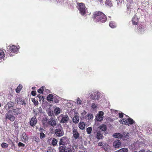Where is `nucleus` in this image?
Returning a JSON list of instances; mask_svg holds the SVG:
<instances>
[{"instance_id":"obj_1","label":"nucleus","mask_w":152,"mask_h":152,"mask_svg":"<svg viewBox=\"0 0 152 152\" xmlns=\"http://www.w3.org/2000/svg\"><path fill=\"white\" fill-rule=\"evenodd\" d=\"M69 141L68 138L66 136L60 138L59 144L60 145H63L59 147V150L60 152H72L71 146L66 147L65 145H67Z\"/></svg>"},{"instance_id":"obj_2","label":"nucleus","mask_w":152,"mask_h":152,"mask_svg":"<svg viewBox=\"0 0 152 152\" xmlns=\"http://www.w3.org/2000/svg\"><path fill=\"white\" fill-rule=\"evenodd\" d=\"M107 19L106 16L103 12L100 11L96 12V22L103 23L106 21Z\"/></svg>"},{"instance_id":"obj_3","label":"nucleus","mask_w":152,"mask_h":152,"mask_svg":"<svg viewBox=\"0 0 152 152\" xmlns=\"http://www.w3.org/2000/svg\"><path fill=\"white\" fill-rule=\"evenodd\" d=\"M55 134L58 137H60L64 134V131L61 125L59 124L56 127V129L55 130Z\"/></svg>"},{"instance_id":"obj_4","label":"nucleus","mask_w":152,"mask_h":152,"mask_svg":"<svg viewBox=\"0 0 152 152\" xmlns=\"http://www.w3.org/2000/svg\"><path fill=\"white\" fill-rule=\"evenodd\" d=\"M125 115L127 118H123L122 120L120 121L119 122L120 123L128 126H129V125H132L133 124L134 122V121L132 118H129L128 115Z\"/></svg>"},{"instance_id":"obj_5","label":"nucleus","mask_w":152,"mask_h":152,"mask_svg":"<svg viewBox=\"0 0 152 152\" xmlns=\"http://www.w3.org/2000/svg\"><path fill=\"white\" fill-rule=\"evenodd\" d=\"M11 110H9L5 114V119H8L11 121H13L15 119V117L14 115L11 114Z\"/></svg>"},{"instance_id":"obj_6","label":"nucleus","mask_w":152,"mask_h":152,"mask_svg":"<svg viewBox=\"0 0 152 152\" xmlns=\"http://www.w3.org/2000/svg\"><path fill=\"white\" fill-rule=\"evenodd\" d=\"M104 113L102 111L99 112L98 114L96 116V120L98 121H101L103 120Z\"/></svg>"},{"instance_id":"obj_7","label":"nucleus","mask_w":152,"mask_h":152,"mask_svg":"<svg viewBox=\"0 0 152 152\" xmlns=\"http://www.w3.org/2000/svg\"><path fill=\"white\" fill-rule=\"evenodd\" d=\"M11 113L14 115H16L21 114L22 113V109L21 108H17L11 110Z\"/></svg>"},{"instance_id":"obj_8","label":"nucleus","mask_w":152,"mask_h":152,"mask_svg":"<svg viewBox=\"0 0 152 152\" xmlns=\"http://www.w3.org/2000/svg\"><path fill=\"white\" fill-rule=\"evenodd\" d=\"M69 120V117L67 115H62V118L60 122L63 124L67 123Z\"/></svg>"},{"instance_id":"obj_9","label":"nucleus","mask_w":152,"mask_h":152,"mask_svg":"<svg viewBox=\"0 0 152 152\" xmlns=\"http://www.w3.org/2000/svg\"><path fill=\"white\" fill-rule=\"evenodd\" d=\"M15 100L18 104L22 105H26L25 100L22 98L17 97Z\"/></svg>"},{"instance_id":"obj_10","label":"nucleus","mask_w":152,"mask_h":152,"mask_svg":"<svg viewBox=\"0 0 152 152\" xmlns=\"http://www.w3.org/2000/svg\"><path fill=\"white\" fill-rule=\"evenodd\" d=\"M73 136L75 140L77 139L79 137L80 134L76 129H74L72 131Z\"/></svg>"},{"instance_id":"obj_11","label":"nucleus","mask_w":152,"mask_h":152,"mask_svg":"<svg viewBox=\"0 0 152 152\" xmlns=\"http://www.w3.org/2000/svg\"><path fill=\"white\" fill-rule=\"evenodd\" d=\"M37 122V120L36 117L35 116H34L33 117L31 118L30 121V124L31 126H34L35 125Z\"/></svg>"},{"instance_id":"obj_12","label":"nucleus","mask_w":152,"mask_h":152,"mask_svg":"<svg viewBox=\"0 0 152 152\" xmlns=\"http://www.w3.org/2000/svg\"><path fill=\"white\" fill-rule=\"evenodd\" d=\"M9 47V50L11 52L15 53L18 50V48L15 45H10Z\"/></svg>"},{"instance_id":"obj_13","label":"nucleus","mask_w":152,"mask_h":152,"mask_svg":"<svg viewBox=\"0 0 152 152\" xmlns=\"http://www.w3.org/2000/svg\"><path fill=\"white\" fill-rule=\"evenodd\" d=\"M48 123H49V125L51 126L54 127L57 124L56 120L53 118H51Z\"/></svg>"},{"instance_id":"obj_14","label":"nucleus","mask_w":152,"mask_h":152,"mask_svg":"<svg viewBox=\"0 0 152 152\" xmlns=\"http://www.w3.org/2000/svg\"><path fill=\"white\" fill-rule=\"evenodd\" d=\"M14 106V103L12 102H8L4 107L7 110H8L11 107H13Z\"/></svg>"},{"instance_id":"obj_15","label":"nucleus","mask_w":152,"mask_h":152,"mask_svg":"<svg viewBox=\"0 0 152 152\" xmlns=\"http://www.w3.org/2000/svg\"><path fill=\"white\" fill-rule=\"evenodd\" d=\"M48 142L49 144L54 146L57 144L58 141L56 139L53 138L52 139L51 138L49 139Z\"/></svg>"},{"instance_id":"obj_16","label":"nucleus","mask_w":152,"mask_h":152,"mask_svg":"<svg viewBox=\"0 0 152 152\" xmlns=\"http://www.w3.org/2000/svg\"><path fill=\"white\" fill-rule=\"evenodd\" d=\"M78 9L82 15L84 16L86 14V11L87 9L86 7L81 8H80H80H78Z\"/></svg>"},{"instance_id":"obj_17","label":"nucleus","mask_w":152,"mask_h":152,"mask_svg":"<svg viewBox=\"0 0 152 152\" xmlns=\"http://www.w3.org/2000/svg\"><path fill=\"white\" fill-rule=\"evenodd\" d=\"M113 145L116 148H119L121 145L120 140H118L115 141L113 143Z\"/></svg>"},{"instance_id":"obj_18","label":"nucleus","mask_w":152,"mask_h":152,"mask_svg":"<svg viewBox=\"0 0 152 152\" xmlns=\"http://www.w3.org/2000/svg\"><path fill=\"white\" fill-rule=\"evenodd\" d=\"M21 139L23 142H25L28 140V138L26 133L24 132L22 134Z\"/></svg>"},{"instance_id":"obj_19","label":"nucleus","mask_w":152,"mask_h":152,"mask_svg":"<svg viewBox=\"0 0 152 152\" xmlns=\"http://www.w3.org/2000/svg\"><path fill=\"white\" fill-rule=\"evenodd\" d=\"M86 124L83 122H80L78 124V127L81 130H83L85 129Z\"/></svg>"},{"instance_id":"obj_20","label":"nucleus","mask_w":152,"mask_h":152,"mask_svg":"<svg viewBox=\"0 0 152 152\" xmlns=\"http://www.w3.org/2000/svg\"><path fill=\"white\" fill-rule=\"evenodd\" d=\"M48 122H49V120L46 117L44 118L42 121L43 125L45 126H48L49 125Z\"/></svg>"},{"instance_id":"obj_21","label":"nucleus","mask_w":152,"mask_h":152,"mask_svg":"<svg viewBox=\"0 0 152 152\" xmlns=\"http://www.w3.org/2000/svg\"><path fill=\"white\" fill-rule=\"evenodd\" d=\"M138 19L137 17H134L132 18V22L133 24L136 25L138 24Z\"/></svg>"},{"instance_id":"obj_22","label":"nucleus","mask_w":152,"mask_h":152,"mask_svg":"<svg viewBox=\"0 0 152 152\" xmlns=\"http://www.w3.org/2000/svg\"><path fill=\"white\" fill-rule=\"evenodd\" d=\"M72 121L75 124L77 123L79 121V117L77 115H75L73 118Z\"/></svg>"},{"instance_id":"obj_23","label":"nucleus","mask_w":152,"mask_h":152,"mask_svg":"<svg viewBox=\"0 0 152 152\" xmlns=\"http://www.w3.org/2000/svg\"><path fill=\"white\" fill-rule=\"evenodd\" d=\"M113 136L115 138H121L123 137V135L120 133H115L113 134Z\"/></svg>"},{"instance_id":"obj_24","label":"nucleus","mask_w":152,"mask_h":152,"mask_svg":"<svg viewBox=\"0 0 152 152\" xmlns=\"http://www.w3.org/2000/svg\"><path fill=\"white\" fill-rule=\"evenodd\" d=\"M100 129L103 131H105L107 130V126L106 125L104 124H102L99 127Z\"/></svg>"},{"instance_id":"obj_25","label":"nucleus","mask_w":152,"mask_h":152,"mask_svg":"<svg viewBox=\"0 0 152 152\" xmlns=\"http://www.w3.org/2000/svg\"><path fill=\"white\" fill-rule=\"evenodd\" d=\"M53 95L51 94H49L47 97V100L49 102H50L53 101Z\"/></svg>"},{"instance_id":"obj_26","label":"nucleus","mask_w":152,"mask_h":152,"mask_svg":"<svg viewBox=\"0 0 152 152\" xmlns=\"http://www.w3.org/2000/svg\"><path fill=\"white\" fill-rule=\"evenodd\" d=\"M5 56L3 50L0 49V59L4 58Z\"/></svg>"},{"instance_id":"obj_27","label":"nucleus","mask_w":152,"mask_h":152,"mask_svg":"<svg viewBox=\"0 0 152 152\" xmlns=\"http://www.w3.org/2000/svg\"><path fill=\"white\" fill-rule=\"evenodd\" d=\"M109 145L105 143H104L102 147H101V148H103L105 151H107L109 149Z\"/></svg>"},{"instance_id":"obj_28","label":"nucleus","mask_w":152,"mask_h":152,"mask_svg":"<svg viewBox=\"0 0 152 152\" xmlns=\"http://www.w3.org/2000/svg\"><path fill=\"white\" fill-rule=\"evenodd\" d=\"M128 149L126 148H123L115 152H128Z\"/></svg>"},{"instance_id":"obj_29","label":"nucleus","mask_w":152,"mask_h":152,"mask_svg":"<svg viewBox=\"0 0 152 152\" xmlns=\"http://www.w3.org/2000/svg\"><path fill=\"white\" fill-rule=\"evenodd\" d=\"M54 112L56 115L59 114L60 112V109L59 107H56L54 110Z\"/></svg>"},{"instance_id":"obj_30","label":"nucleus","mask_w":152,"mask_h":152,"mask_svg":"<svg viewBox=\"0 0 152 152\" xmlns=\"http://www.w3.org/2000/svg\"><path fill=\"white\" fill-rule=\"evenodd\" d=\"M22 88V86L21 85H19L17 88L15 90L16 92L17 93H19Z\"/></svg>"},{"instance_id":"obj_31","label":"nucleus","mask_w":152,"mask_h":152,"mask_svg":"<svg viewBox=\"0 0 152 152\" xmlns=\"http://www.w3.org/2000/svg\"><path fill=\"white\" fill-rule=\"evenodd\" d=\"M109 26L112 28H115L116 27V24L115 22L111 21L110 22Z\"/></svg>"},{"instance_id":"obj_32","label":"nucleus","mask_w":152,"mask_h":152,"mask_svg":"<svg viewBox=\"0 0 152 152\" xmlns=\"http://www.w3.org/2000/svg\"><path fill=\"white\" fill-rule=\"evenodd\" d=\"M44 89L45 86H42V87H41L39 89H38V90H37V92L39 94H43Z\"/></svg>"},{"instance_id":"obj_33","label":"nucleus","mask_w":152,"mask_h":152,"mask_svg":"<svg viewBox=\"0 0 152 152\" xmlns=\"http://www.w3.org/2000/svg\"><path fill=\"white\" fill-rule=\"evenodd\" d=\"M103 137L102 134H101L100 132H98L97 133L96 137L98 139H102Z\"/></svg>"},{"instance_id":"obj_34","label":"nucleus","mask_w":152,"mask_h":152,"mask_svg":"<svg viewBox=\"0 0 152 152\" xmlns=\"http://www.w3.org/2000/svg\"><path fill=\"white\" fill-rule=\"evenodd\" d=\"M86 7L85 5L83 3H80L78 4V8H80H80H83V7Z\"/></svg>"},{"instance_id":"obj_35","label":"nucleus","mask_w":152,"mask_h":152,"mask_svg":"<svg viewBox=\"0 0 152 152\" xmlns=\"http://www.w3.org/2000/svg\"><path fill=\"white\" fill-rule=\"evenodd\" d=\"M92 128L91 127H89L86 129V132L87 134H90L92 131Z\"/></svg>"},{"instance_id":"obj_36","label":"nucleus","mask_w":152,"mask_h":152,"mask_svg":"<svg viewBox=\"0 0 152 152\" xmlns=\"http://www.w3.org/2000/svg\"><path fill=\"white\" fill-rule=\"evenodd\" d=\"M101 96V93L100 92L98 91L96 92V99H99L100 98Z\"/></svg>"},{"instance_id":"obj_37","label":"nucleus","mask_w":152,"mask_h":152,"mask_svg":"<svg viewBox=\"0 0 152 152\" xmlns=\"http://www.w3.org/2000/svg\"><path fill=\"white\" fill-rule=\"evenodd\" d=\"M1 146L2 148H7L8 147V145L5 142H3L1 145Z\"/></svg>"},{"instance_id":"obj_38","label":"nucleus","mask_w":152,"mask_h":152,"mask_svg":"<svg viewBox=\"0 0 152 152\" xmlns=\"http://www.w3.org/2000/svg\"><path fill=\"white\" fill-rule=\"evenodd\" d=\"M45 134L43 132H41L40 133V138L42 139L45 138Z\"/></svg>"},{"instance_id":"obj_39","label":"nucleus","mask_w":152,"mask_h":152,"mask_svg":"<svg viewBox=\"0 0 152 152\" xmlns=\"http://www.w3.org/2000/svg\"><path fill=\"white\" fill-rule=\"evenodd\" d=\"M77 102L79 104H82V101L78 97L77 99Z\"/></svg>"},{"instance_id":"obj_40","label":"nucleus","mask_w":152,"mask_h":152,"mask_svg":"<svg viewBox=\"0 0 152 152\" xmlns=\"http://www.w3.org/2000/svg\"><path fill=\"white\" fill-rule=\"evenodd\" d=\"M18 145L19 147H24L25 146V145L20 142L18 143Z\"/></svg>"},{"instance_id":"obj_41","label":"nucleus","mask_w":152,"mask_h":152,"mask_svg":"<svg viewBox=\"0 0 152 152\" xmlns=\"http://www.w3.org/2000/svg\"><path fill=\"white\" fill-rule=\"evenodd\" d=\"M87 117L88 119H91L93 118V115L91 114L88 113L87 114Z\"/></svg>"},{"instance_id":"obj_42","label":"nucleus","mask_w":152,"mask_h":152,"mask_svg":"<svg viewBox=\"0 0 152 152\" xmlns=\"http://www.w3.org/2000/svg\"><path fill=\"white\" fill-rule=\"evenodd\" d=\"M32 101L33 102L35 105H37L38 104V102L37 101H36L35 98L32 99Z\"/></svg>"},{"instance_id":"obj_43","label":"nucleus","mask_w":152,"mask_h":152,"mask_svg":"<svg viewBox=\"0 0 152 152\" xmlns=\"http://www.w3.org/2000/svg\"><path fill=\"white\" fill-rule=\"evenodd\" d=\"M54 102L55 103H58L59 102V100L58 99L56 98H54L53 100Z\"/></svg>"},{"instance_id":"obj_44","label":"nucleus","mask_w":152,"mask_h":152,"mask_svg":"<svg viewBox=\"0 0 152 152\" xmlns=\"http://www.w3.org/2000/svg\"><path fill=\"white\" fill-rule=\"evenodd\" d=\"M37 92L35 91H32L31 92V94L33 96H35L36 95Z\"/></svg>"},{"instance_id":"obj_45","label":"nucleus","mask_w":152,"mask_h":152,"mask_svg":"<svg viewBox=\"0 0 152 152\" xmlns=\"http://www.w3.org/2000/svg\"><path fill=\"white\" fill-rule=\"evenodd\" d=\"M119 118H122L124 116V113H119Z\"/></svg>"},{"instance_id":"obj_46","label":"nucleus","mask_w":152,"mask_h":152,"mask_svg":"<svg viewBox=\"0 0 152 152\" xmlns=\"http://www.w3.org/2000/svg\"><path fill=\"white\" fill-rule=\"evenodd\" d=\"M104 144V143L103 142H99L98 144V146L102 147Z\"/></svg>"},{"instance_id":"obj_47","label":"nucleus","mask_w":152,"mask_h":152,"mask_svg":"<svg viewBox=\"0 0 152 152\" xmlns=\"http://www.w3.org/2000/svg\"><path fill=\"white\" fill-rule=\"evenodd\" d=\"M35 141L37 142H39V138L38 137H35Z\"/></svg>"},{"instance_id":"obj_48","label":"nucleus","mask_w":152,"mask_h":152,"mask_svg":"<svg viewBox=\"0 0 152 152\" xmlns=\"http://www.w3.org/2000/svg\"><path fill=\"white\" fill-rule=\"evenodd\" d=\"M86 113H87V112H86V111L84 110L83 111V112L81 114L82 115H86Z\"/></svg>"},{"instance_id":"obj_49","label":"nucleus","mask_w":152,"mask_h":152,"mask_svg":"<svg viewBox=\"0 0 152 152\" xmlns=\"http://www.w3.org/2000/svg\"><path fill=\"white\" fill-rule=\"evenodd\" d=\"M106 4L108 5V6H110V2L108 1H107L106 2Z\"/></svg>"},{"instance_id":"obj_50","label":"nucleus","mask_w":152,"mask_h":152,"mask_svg":"<svg viewBox=\"0 0 152 152\" xmlns=\"http://www.w3.org/2000/svg\"><path fill=\"white\" fill-rule=\"evenodd\" d=\"M91 107L93 109L95 108V104L93 103Z\"/></svg>"},{"instance_id":"obj_51","label":"nucleus","mask_w":152,"mask_h":152,"mask_svg":"<svg viewBox=\"0 0 152 152\" xmlns=\"http://www.w3.org/2000/svg\"><path fill=\"white\" fill-rule=\"evenodd\" d=\"M39 130L40 132H42L43 131V128H40L39 129Z\"/></svg>"},{"instance_id":"obj_52","label":"nucleus","mask_w":152,"mask_h":152,"mask_svg":"<svg viewBox=\"0 0 152 152\" xmlns=\"http://www.w3.org/2000/svg\"><path fill=\"white\" fill-rule=\"evenodd\" d=\"M90 98L91 99H94L95 98L93 96H90Z\"/></svg>"},{"instance_id":"obj_53","label":"nucleus","mask_w":152,"mask_h":152,"mask_svg":"<svg viewBox=\"0 0 152 152\" xmlns=\"http://www.w3.org/2000/svg\"><path fill=\"white\" fill-rule=\"evenodd\" d=\"M37 97H38L39 99H40L41 97V96H40V94L38 95L37 96Z\"/></svg>"},{"instance_id":"obj_54","label":"nucleus","mask_w":152,"mask_h":152,"mask_svg":"<svg viewBox=\"0 0 152 152\" xmlns=\"http://www.w3.org/2000/svg\"><path fill=\"white\" fill-rule=\"evenodd\" d=\"M40 99L44 100V96H41V98Z\"/></svg>"},{"instance_id":"obj_55","label":"nucleus","mask_w":152,"mask_h":152,"mask_svg":"<svg viewBox=\"0 0 152 152\" xmlns=\"http://www.w3.org/2000/svg\"><path fill=\"white\" fill-rule=\"evenodd\" d=\"M36 88V87H33L32 88V89L33 90H34Z\"/></svg>"},{"instance_id":"obj_56","label":"nucleus","mask_w":152,"mask_h":152,"mask_svg":"<svg viewBox=\"0 0 152 152\" xmlns=\"http://www.w3.org/2000/svg\"><path fill=\"white\" fill-rule=\"evenodd\" d=\"M151 129V128H149L148 129V131L149 130L150 132V130Z\"/></svg>"},{"instance_id":"obj_57","label":"nucleus","mask_w":152,"mask_h":152,"mask_svg":"<svg viewBox=\"0 0 152 152\" xmlns=\"http://www.w3.org/2000/svg\"><path fill=\"white\" fill-rule=\"evenodd\" d=\"M93 17L94 18H95V15H93Z\"/></svg>"},{"instance_id":"obj_58","label":"nucleus","mask_w":152,"mask_h":152,"mask_svg":"<svg viewBox=\"0 0 152 152\" xmlns=\"http://www.w3.org/2000/svg\"><path fill=\"white\" fill-rule=\"evenodd\" d=\"M99 0L100 2H101L102 1V0Z\"/></svg>"},{"instance_id":"obj_59","label":"nucleus","mask_w":152,"mask_h":152,"mask_svg":"<svg viewBox=\"0 0 152 152\" xmlns=\"http://www.w3.org/2000/svg\"><path fill=\"white\" fill-rule=\"evenodd\" d=\"M148 152H152V151H148Z\"/></svg>"},{"instance_id":"obj_60","label":"nucleus","mask_w":152,"mask_h":152,"mask_svg":"<svg viewBox=\"0 0 152 152\" xmlns=\"http://www.w3.org/2000/svg\"><path fill=\"white\" fill-rule=\"evenodd\" d=\"M97 105H96V106H95L96 108V107H97Z\"/></svg>"},{"instance_id":"obj_61","label":"nucleus","mask_w":152,"mask_h":152,"mask_svg":"<svg viewBox=\"0 0 152 152\" xmlns=\"http://www.w3.org/2000/svg\"><path fill=\"white\" fill-rule=\"evenodd\" d=\"M151 133H152L151 132H150V134H151Z\"/></svg>"}]
</instances>
